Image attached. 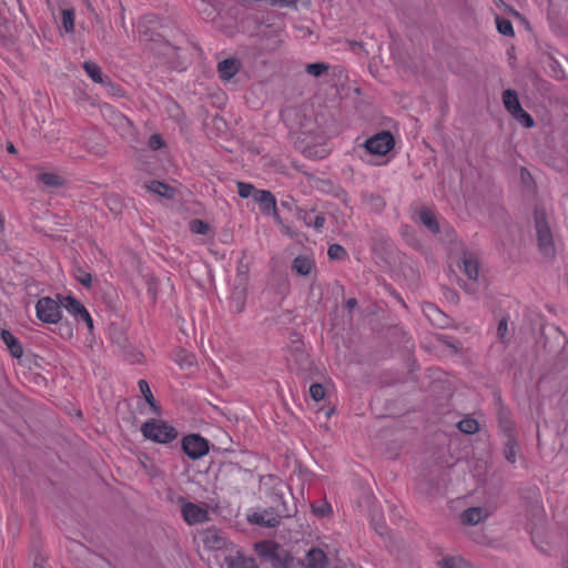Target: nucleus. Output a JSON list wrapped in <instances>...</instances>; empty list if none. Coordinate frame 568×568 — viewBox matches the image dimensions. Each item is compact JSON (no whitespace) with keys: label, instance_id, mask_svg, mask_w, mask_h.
I'll return each mask as SVG.
<instances>
[{"label":"nucleus","instance_id":"f257e3e1","mask_svg":"<svg viewBox=\"0 0 568 568\" xmlns=\"http://www.w3.org/2000/svg\"><path fill=\"white\" fill-rule=\"evenodd\" d=\"M201 540L207 550L205 560L211 568H256L254 559L245 557L216 529L201 532Z\"/></svg>","mask_w":568,"mask_h":568},{"label":"nucleus","instance_id":"f03ea898","mask_svg":"<svg viewBox=\"0 0 568 568\" xmlns=\"http://www.w3.org/2000/svg\"><path fill=\"white\" fill-rule=\"evenodd\" d=\"M258 554L268 561L273 568H327V555L318 547H312L305 555L303 561L295 560L284 548L273 542L257 545Z\"/></svg>","mask_w":568,"mask_h":568},{"label":"nucleus","instance_id":"7ed1b4c3","mask_svg":"<svg viewBox=\"0 0 568 568\" xmlns=\"http://www.w3.org/2000/svg\"><path fill=\"white\" fill-rule=\"evenodd\" d=\"M286 485L277 481L274 487L273 503L274 507L271 509L256 510L247 515V520L251 524L275 527L280 524L281 518L291 516L295 511V507L287 506L284 498Z\"/></svg>","mask_w":568,"mask_h":568},{"label":"nucleus","instance_id":"20e7f679","mask_svg":"<svg viewBox=\"0 0 568 568\" xmlns=\"http://www.w3.org/2000/svg\"><path fill=\"white\" fill-rule=\"evenodd\" d=\"M141 430L145 438L161 444L171 443L178 436L175 428L162 420L155 419L144 423Z\"/></svg>","mask_w":568,"mask_h":568},{"label":"nucleus","instance_id":"39448f33","mask_svg":"<svg viewBox=\"0 0 568 568\" xmlns=\"http://www.w3.org/2000/svg\"><path fill=\"white\" fill-rule=\"evenodd\" d=\"M458 267L469 281V283L465 285V291L471 295L476 294L479 278L478 258L471 253H464Z\"/></svg>","mask_w":568,"mask_h":568},{"label":"nucleus","instance_id":"423d86ee","mask_svg":"<svg viewBox=\"0 0 568 568\" xmlns=\"http://www.w3.org/2000/svg\"><path fill=\"white\" fill-rule=\"evenodd\" d=\"M535 220L539 248L544 255L552 256L555 254V245L546 216L542 212H536Z\"/></svg>","mask_w":568,"mask_h":568},{"label":"nucleus","instance_id":"0eeeda50","mask_svg":"<svg viewBox=\"0 0 568 568\" xmlns=\"http://www.w3.org/2000/svg\"><path fill=\"white\" fill-rule=\"evenodd\" d=\"M61 303L51 297H41L36 305L38 318L48 324H55L61 320Z\"/></svg>","mask_w":568,"mask_h":568},{"label":"nucleus","instance_id":"6e6552de","mask_svg":"<svg viewBox=\"0 0 568 568\" xmlns=\"http://www.w3.org/2000/svg\"><path fill=\"white\" fill-rule=\"evenodd\" d=\"M183 452L192 459H199L207 454V440L200 435H189L182 440Z\"/></svg>","mask_w":568,"mask_h":568},{"label":"nucleus","instance_id":"1a4fd4ad","mask_svg":"<svg viewBox=\"0 0 568 568\" xmlns=\"http://www.w3.org/2000/svg\"><path fill=\"white\" fill-rule=\"evenodd\" d=\"M60 303L75 320L83 321L90 331L93 328V321L89 312L78 300L72 296H61Z\"/></svg>","mask_w":568,"mask_h":568},{"label":"nucleus","instance_id":"9d476101","mask_svg":"<svg viewBox=\"0 0 568 568\" xmlns=\"http://www.w3.org/2000/svg\"><path fill=\"white\" fill-rule=\"evenodd\" d=\"M393 145L394 139L389 132H381L365 142L366 150L376 155H385Z\"/></svg>","mask_w":568,"mask_h":568},{"label":"nucleus","instance_id":"9b49d317","mask_svg":"<svg viewBox=\"0 0 568 568\" xmlns=\"http://www.w3.org/2000/svg\"><path fill=\"white\" fill-rule=\"evenodd\" d=\"M182 517L187 525H199L209 520L206 507L193 503H182Z\"/></svg>","mask_w":568,"mask_h":568},{"label":"nucleus","instance_id":"f8f14e48","mask_svg":"<svg viewBox=\"0 0 568 568\" xmlns=\"http://www.w3.org/2000/svg\"><path fill=\"white\" fill-rule=\"evenodd\" d=\"M254 200H255V202H257L261 205L262 211L264 213H267V214L273 213L275 219L277 221L280 220L278 215L276 213V200L270 191H265V190L255 191Z\"/></svg>","mask_w":568,"mask_h":568},{"label":"nucleus","instance_id":"ddd939ff","mask_svg":"<svg viewBox=\"0 0 568 568\" xmlns=\"http://www.w3.org/2000/svg\"><path fill=\"white\" fill-rule=\"evenodd\" d=\"M239 286L232 293V306L234 310L240 313L243 311L246 298V276L245 274H239Z\"/></svg>","mask_w":568,"mask_h":568},{"label":"nucleus","instance_id":"4468645a","mask_svg":"<svg viewBox=\"0 0 568 568\" xmlns=\"http://www.w3.org/2000/svg\"><path fill=\"white\" fill-rule=\"evenodd\" d=\"M240 69V62L236 59H225L217 65V71L223 80L232 79Z\"/></svg>","mask_w":568,"mask_h":568},{"label":"nucleus","instance_id":"2eb2a0df","mask_svg":"<svg viewBox=\"0 0 568 568\" xmlns=\"http://www.w3.org/2000/svg\"><path fill=\"white\" fill-rule=\"evenodd\" d=\"M487 516L488 513L481 507L468 508L462 514V521L468 525H477Z\"/></svg>","mask_w":568,"mask_h":568},{"label":"nucleus","instance_id":"dca6fc26","mask_svg":"<svg viewBox=\"0 0 568 568\" xmlns=\"http://www.w3.org/2000/svg\"><path fill=\"white\" fill-rule=\"evenodd\" d=\"M314 267L313 258L306 255H298L294 258L292 268L300 275H310Z\"/></svg>","mask_w":568,"mask_h":568},{"label":"nucleus","instance_id":"f3484780","mask_svg":"<svg viewBox=\"0 0 568 568\" xmlns=\"http://www.w3.org/2000/svg\"><path fill=\"white\" fill-rule=\"evenodd\" d=\"M418 216H419V220L420 222L433 233H438L439 232V224H438V221H437V217L435 215V213L427 209V207H422L418 212Z\"/></svg>","mask_w":568,"mask_h":568},{"label":"nucleus","instance_id":"a211bd4d","mask_svg":"<svg viewBox=\"0 0 568 568\" xmlns=\"http://www.w3.org/2000/svg\"><path fill=\"white\" fill-rule=\"evenodd\" d=\"M145 187L148 189V191L165 199H172L175 193V190L172 186L160 181H151L145 184Z\"/></svg>","mask_w":568,"mask_h":568},{"label":"nucleus","instance_id":"6ab92c4d","mask_svg":"<svg viewBox=\"0 0 568 568\" xmlns=\"http://www.w3.org/2000/svg\"><path fill=\"white\" fill-rule=\"evenodd\" d=\"M1 337H2L3 343L7 345V347L9 348V351L13 357L19 358L22 356V353H23L22 346L19 343V341L10 332L2 331Z\"/></svg>","mask_w":568,"mask_h":568},{"label":"nucleus","instance_id":"aec40b11","mask_svg":"<svg viewBox=\"0 0 568 568\" xmlns=\"http://www.w3.org/2000/svg\"><path fill=\"white\" fill-rule=\"evenodd\" d=\"M503 102L506 110L513 115L517 110L521 109L518 95L515 90L507 89L503 93Z\"/></svg>","mask_w":568,"mask_h":568},{"label":"nucleus","instance_id":"412c9836","mask_svg":"<svg viewBox=\"0 0 568 568\" xmlns=\"http://www.w3.org/2000/svg\"><path fill=\"white\" fill-rule=\"evenodd\" d=\"M83 69L93 82L100 84L105 82L106 78L103 77L102 69L95 62L85 61Z\"/></svg>","mask_w":568,"mask_h":568},{"label":"nucleus","instance_id":"4be33fe9","mask_svg":"<svg viewBox=\"0 0 568 568\" xmlns=\"http://www.w3.org/2000/svg\"><path fill=\"white\" fill-rule=\"evenodd\" d=\"M38 181L49 187H60L63 185L64 180L57 173L44 172L38 175Z\"/></svg>","mask_w":568,"mask_h":568},{"label":"nucleus","instance_id":"5701e85b","mask_svg":"<svg viewBox=\"0 0 568 568\" xmlns=\"http://www.w3.org/2000/svg\"><path fill=\"white\" fill-rule=\"evenodd\" d=\"M496 335L498 341L504 345H507L510 342L513 329L509 328L507 318L503 317L499 321Z\"/></svg>","mask_w":568,"mask_h":568},{"label":"nucleus","instance_id":"b1692460","mask_svg":"<svg viewBox=\"0 0 568 568\" xmlns=\"http://www.w3.org/2000/svg\"><path fill=\"white\" fill-rule=\"evenodd\" d=\"M518 454V444L513 436H508L505 443L504 455L507 462L515 464Z\"/></svg>","mask_w":568,"mask_h":568},{"label":"nucleus","instance_id":"393cba45","mask_svg":"<svg viewBox=\"0 0 568 568\" xmlns=\"http://www.w3.org/2000/svg\"><path fill=\"white\" fill-rule=\"evenodd\" d=\"M440 568H471L462 557H446L438 562Z\"/></svg>","mask_w":568,"mask_h":568},{"label":"nucleus","instance_id":"a878e982","mask_svg":"<svg viewBox=\"0 0 568 568\" xmlns=\"http://www.w3.org/2000/svg\"><path fill=\"white\" fill-rule=\"evenodd\" d=\"M74 16L73 8L62 10V27L68 33H72L74 31Z\"/></svg>","mask_w":568,"mask_h":568},{"label":"nucleus","instance_id":"bb28decb","mask_svg":"<svg viewBox=\"0 0 568 568\" xmlns=\"http://www.w3.org/2000/svg\"><path fill=\"white\" fill-rule=\"evenodd\" d=\"M292 356L294 358L295 364L297 365V368L300 371H306L307 365L310 363L308 355L300 347H296Z\"/></svg>","mask_w":568,"mask_h":568},{"label":"nucleus","instance_id":"cd10ccee","mask_svg":"<svg viewBox=\"0 0 568 568\" xmlns=\"http://www.w3.org/2000/svg\"><path fill=\"white\" fill-rule=\"evenodd\" d=\"M458 429L465 434H475L478 432L479 425L473 418H464L458 423Z\"/></svg>","mask_w":568,"mask_h":568},{"label":"nucleus","instance_id":"c85d7f7f","mask_svg":"<svg viewBox=\"0 0 568 568\" xmlns=\"http://www.w3.org/2000/svg\"><path fill=\"white\" fill-rule=\"evenodd\" d=\"M139 388H140V392L142 393V395L144 396L145 400L148 402V404L154 410H156L155 399L153 397V394L151 392V388H150L148 382L144 381V379H140L139 381Z\"/></svg>","mask_w":568,"mask_h":568},{"label":"nucleus","instance_id":"c756f323","mask_svg":"<svg viewBox=\"0 0 568 568\" xmlns=\"http://www.w3.org/2000/svg\"><path fill=\"white\" fill-rule=\"evenodd\" d=\"M496 26L499 33L506 37H514V28L509 20L496 17Z\"/></svg>","mask_w":568,"mask_h":568},{"label":"nucleus","instance_id":"7c9ffc66","mask_svg":"<svg viewBox=\"0 0 568 568\" xmlns=\"http://www.w3.org/2000/svg\"><path fill=\"white\" fill-rule=\"evenodd\" d=\"M189 227L191 230L192 233L194 234H201V235H204L206 233H209L210 231V225L202 221V220H192L190 223H189Z\"/></svg>","mask_w":568,"mask_h":568},{"label":"nucleus","instance_id":"2f4dec72","mask_svg":"<svg viewBox=\"0 0 568 568\" xmlns=\"http://www.w3.org/2000/svg\"><path fill=\"white\" fill-rule=\"evenodd\" d=\"M513 116L517 121H519L525 128H532L535 125V121L531 118V115L527 113L523 108L517 110V112H515Z\"/></svg>","mask_w":568,"mask_h":568},{"label":"nucleus","instance_id":"473e14b6","mask_svg":"<svg viewBox=\"0 0 568 568\" xmlns=\"http://www.w3.org/2000/svg\"><path fill=\"white\" fill-rule=\"evenodd\" d=\"M329 69V65L323 62L310 63L306 65V72L313 77H321Z\"/></svg>","mask_w":568,"mask_h":568},{"label":"nucleus","instance_id":"72a5a7b5","mask_svg":"<svg viewBox=\"0 0 568 568\" xmlns=\"http://www.w3.org/2000/svg\"><path fill=\"white\" fill-rule=\"evenodd\" d=\"M327 254L331 260H344L347 257L346 250L339 244H332L328 247Z\"/></svg>","mask_w":568,"mask_h":568},{"label":"nucleus","instance_id":"f704fd0d","mask_svg":"<svg viewBox=\"0 0 568 568\" xmlns=\"http://www.w3.org/2000/svg\"><path fill=\"white\" fill-rule=\"evenodd\" d=\"M237 190L240 196L243 199H246L251 195L254 197V192L256 191L252 184L245 182H237Z\"/></svg>","mask_w":568,"mask_h":568},{"label":"nucleus","instance_id":"c9c22d12","mask_svg":"<svg viewBox=\"0 0 568 568\" xmlns=\"http://www.w3.org/2000/svg\"><path fill=\"white\" fill-rule=\"evenodd\" d=\"M176 361H178V363H179L182 367H184V366H186V367H191V366H193V365H194V363H195V358H194V356H193L192 354H189V353L184 352V351H182V352H180V353L178 354V359H176Z\"/></svg>","mask_w":568,"mask_h":568},{"label":"nucleus","instance_id":"e433bc0d","mask_svg":"<svg viewBox=\"0 0 568 568\" xmlns=\"http://www.w3.org/2000/svg\"><path fill=\"white\" fill-rule=\"evenodd\" d=\"M75 278L87 288H90L92 285V275L85 271L78 270Z\"/></svg>","mask_w":568,"mask_h":568},{"label":"nucleus","instance_id":"4c0bfd02","mask_svg":"<svg viewBox=\"0 0 568 568\" xmlns=\"http://www.w3.org/2000/svg\"><path fill=\"white\" fill-rule=\"evenodd\" d=\"M310 394L314 400L320 402L325 397V389L321 384H313L310 387Z\"/></svg>","mask_w":568,"mask_h":568},{"label":"nucleus","instance_id":"58836bf2","mask_svg":"<svg viewBox=\"0 0 568 568\" xmlns=\"http://www.w3.org/2000/svg\"><path fill=\"white\" fill-rule=\"evenodd\" d=\"M164 144L162 138L160 134H153L151 135V138L149 139V146L152 149V150H158L160 148H162Z\"/></svg>","mask_w":568,"mask_h":568},{"label":"nucleus","instance_id":"ea45409f","mask_svg":"<svg viewBox=\"0 0 568 568\" xmlns=\"http://www.w3.org/2000/svg\"><path fill=\"white\" fill-rule=\"evenodd\" d=\"M495 3L499 9H501L506 12H509L516 17H519V13L516 10H514L513 8H510L508 4H506L503 0H495Z\"/></svg>","mask_w":568,"mask_h":568},{"label":"nucleus","instance_id":"a19ab883","mask_svg":"<svg viewBox=\"0 0 568 568\" xmlns=\"http://www.w3.org/2000/svg\"><path fill=\"white\" fill-rule=\"evenodd\" d=\"M325 223V217L322 214H317L314 216L313 222L311 226H313L316 230H321Z\"/></svg>","mask_w":568,"mask_h":568},{"label":"nucleus","instance_id":"79ce46f5","mask_svg":"<svg viewBox=\"0 0 568 568\" xmlns=\"http://www.w3.org/2000/svg\"><path fill=\"white\" fill-rule=\"evenodd\" d=\"M103 84H105L109 88V91L112 94H118L121 91L120 88L116 87L109 78H106V80H105V82Z\"/></svg>","mask_w":568,"mask_h":568},{"label":"nucleus","instance_id":"37998d69","mask_svg":"<svg viewBox=\"0 0 568 568\" xmlns=\"http://www.w3.org/2000/svg\"><path fill=\"white\" fill-rule=\"evenodd\" d=\"M301 219L304 221V223L307 226H311L314 217L312 216L311 212H304L303 215L301 216Z\"/></svg>","mask_w":568,"mask_h":568},{"label":"nucleus","instance_id":"c03bdc74","mask_svg":"<svg viewBox=\"0 0 568 568\" xmlns=\"http://www.w3.org/2000/svg\"><path fill=\"white\" fill-rule=\"evenodd\" d=\"M329 510H331V507L327 504H325L321 508H314V511L321 514L322 516L326 515Z\"/></svg>","mask_w":568,"mask_h":568},{"label":"nucleus","instance_id":"a18cd8bd","mask_svg":"<svg viewBox=\"0 0 568 568\" xmlns=\"http://www.w3.org/2000/svg\"><path fill=\"white\" fill-rule=\"evenodd\" d=\"M276 2L281 3L282 6H291L297 2V0H275Z\"/></svg>","mask_w":568,"mask_h":568},{"label":"nucleus","instance_id":"49530a36","mask_svg":"<svg viewBox=\"0 0 568 568\" xmlns=\"http://www.w3.org/2000/svg\"><path fill=\"white\" fill-rule=\"evenodd\" d=\"M357 302L355 298H349L347 302H346V306L348 310H353L355 306H356Z\"/></svg>","mask_w":568,"mask_h":568},{"label":"nucleus","instance_id":"de8ad7c7","mask_svg":"<svg viewBox=\"0 0 568 568\" xmlns=\"http://www.w3.org/2000/svg\"><path fill=\"white\" fill-rule=\"evenodd\" d=\"M149 473H150V475H152V476H159V475L161 474V473H160V470H159L156 467H154V466H152V467H151V469L149 470Z\"/></svg>","mask_w":568,"mask_h":568},{"label":"nucleus","instance_id":"09e8293b","mask_svg":"<svg viewBox=\"0 0 568 568\" xmlns=\"http://www.w3.org/2000/svg\"><path fill=\"white\" fill-rule=\"evenodd\" d=\"M33 568H45L42 561H36Z\"/></svg>","mask_w":568,"mask_h":568},{"label":"nucleus","instance_id":"8fccbe9b","mask_svg":"<svg viewBox=\"0 0 568 568\" xmlns=\"http://www.w3.org/2000/svg\"><path fill=\"white\" fill-rule=\"evenodd\" d=\"M8 151H9L10 153H16V148H14L12 144H9V145H8Z\"/></svg>","mask_w":568,"mask_h":568},{"label":"nucleus","instance_id":"3c124183","mask_svg":"<svg viewBox=\"0 0 568 568\" xmlns=\"http://www.w3.org/2000/svg\"><path fill=\"white\" fill-rule=\"evenodd\" d=\"M283 231H284L287 235H290V236H292V235H293V234L291 233V230H290L288 227H284V229H283Z\"/></svg>","mask_w":568,"mask_h":568},{"label":"nucleus","instance_id":"603ef678","mask_svg":"<svg viewBox=\"0 0 568 568\" xmlns=\"http://www.w3.org/2000/svg\"><path fill=\"white\" fill-rule=\"evenodd\" d=\"M505 429H509L510 428V423L509 422H505Z\"/></svg>","mask_w":568,"mask_h":568},{"label":"nucleus","instance_id":"864d4df0","mask_svg":"<svg viewBox=\"0 0 568 568\" xmlns=\"http://www.w3.org/2000/svg\"><path fill=\"white\" fill-rule=\"evenodd\" d=\"M567 568H568V566H567Z\"/></svg>","mask_w":568,"mask_h":568}]
</instances>
